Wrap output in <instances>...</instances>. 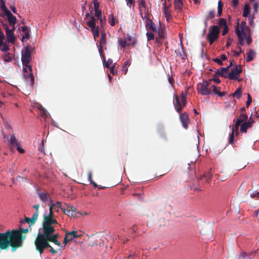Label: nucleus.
I'll list each match as a JSON object with an SVG mask.
<instances>
[{
    "label": "nucleus",
    "instance_id": "obj_1",
    "mask_svg": "<svg viewBox=\"0 0 259 259\" xmlns=\"http://www.w3.org/2000/svg\"><path fill=\"white\" fill-rule=\"evenodd\" d=\"M49 212H46L44 215V221L43 223L42 233L39 232L35 239V244L37 249L42 253V249L49 246L48 241L54 242L55 244L60 246L61 244L57 241L58 234H53L55 231L54 224H57V222L55 219L53 209L58 207L63 210V207L60 202L53 203V201L50 206Z\"/></svg>",
    "mask_w": 259,
    "mask_h": 259
},
{
    "label": "nucleus",
    "instance_id": "obj_2",
    "mask_svg": "<svg viewBox=\"0 0 259 259\" xmlns=\"http://www.w3.org/2000/svg\"><path fill=\"white\" fill-rule=\"evenodd\" d=\"M28 232V229L12 230L6 233H0V248L4 249L11 246L13 247H19L22 246L25 236L22 234Z\"/></svg>",
    "mask_w": 259,
    "mask_h": 259
},
{
    "label": "nucleus",
    "instance_id": "obj_3",
    "mask_svg": "<svg viewBox=\"0 0 259 259\" xmlns=\"http://www.w3.org/2000/svg\"><path fill=\"white\" fill-rule=\"evenodd\" d=\"M21 60L23 64V77L27 84L32 86L34 79L32 72V67L29 64L31 55L29 49L25 48L21 52Z\"/></svg>",
    "mask_w": 259,
    "mask_h": 259
},
{
    "label": "nucleus",
    "instance_id": "obj_4",
    "mask_svg": "<svg viewBox=\"0 0 259 259\" xmlns=\"http://www.w3.org/2000/svg\"><path fill=\"white\" fill-rule=\"evenodd\" d=\"M236 32L238 37L239 44L241 46L244 44V40H245L249 46L252 41V39L249 35V30L246 26V23L242 21L236 27Z\"/></svg>",
    "mask_w": 259,
    "mask_h": 259
},
{
    "label": "nucleus",
    "instance_id": "obj_5",
    "mask_svg": "<svg viewBox=\"0 0 259 259\" xmlns=\"http://www.w3.org/2000/svg\"><path fill=\"white\" fill-rule=\"evenodd\" d=\"M248 116L244 113H241L237 119L235 125L232 128V133L229 137V143L233 144L234 136H237L239 134L238 128L241 124L244 122L247 121Z\"/></svg>",
    "mask_w": 259,
    "mask_h": 259
},
{
    "label": "nucleus",
    "instance_id": "obj_6",
    "mask_svg": "<svg viewBox=\"0 0 259 259\" xmlns=\"http://www.w3.org/2000/svg\"><path fill=\"white\" fill-rule=\"evenodd\" d=\"M220 32V30L218 26L212 25L209 27L207 38L210 45H212L218 38Z\"/></svg>",
    "mask_w": 259,
    "mask_h": 259
},
{
    "label": "nucleus",
    "instance_id": "obj_7",
    "mask_svg": "<svg viewBox=\"0 0 259 259\" xmlns=\"http://www.w3.org/2000/svg\"><path fill=\"white\" fill-rule=\"evenodd\" d=\"M174 104L177 112H180L183 108L186 105V96L182 94L181 100L180 101L179 97L175 95L174 97Z\"/></svg>",
    "mask_w": 259,
    "mask_h": 259
},
{
    "label": "nucleus",
    "instance_id": "obj_8",
    "mask_svg": "<svg viewBox=\"0 0 259 259\" xmlns=\"http://www.w3.org/2000/svg\"><path fill=\"white\" fill-rule=\"evenodd\" d=\"M81 236L82 234L80 231H72L71 232H66L64 239V243L66 244L67 242L73 240L74 238L80 237Z\"/></svg>",
    "mask_w": 259,
    "mask_h": 259
},
{
    "label": "nucleus",
    "instance_id": "obj_9",
    "mask_svg": "<svg viewBox=\"0 0 259 259\" xmlns=\"http://www.w3.org/2000/svg\"><path fill=\"white\" fill-rule=\"evenodd\" d=\"M209 83L207 81H203L197 85V90L202 95H208L210 94V91L207 89Z\"/></svg>",
    "mask_w": 259,
    "mask_h": 259
},
{
    "label": "nucleus",
    "instance_id": "obj_10",
    "mask_svg": "<svg viewBox=\"0 0 259 259\" xmlns=\"http://www.w3.org/2000/svg\"><path fill=\"white\" fill-rule=\"evenodd\" d=\"M3 27L6 32V36L8 41L12 44L14 43L15 40V37L14 35V30L15 27L9 28L7 25L5 24H3Z\"/></svg>",
    "mask_w": 259,
    "mask_h": 259
},
{
    "label": "nucleus",
    "instance_id": "obj_11",
    "mask_svg": "<svg viewBox=\"0 0 259 259\" xmlns=\"http://www.w3.org/2000/svg\"><path fill=\"white\" fill-rule=\"evenodd\" d=\"M3 11L5 15L7 16V18L11 27H14V26L16 22V17L14 16L13 14L11 13V12L9 10H7L6 7L3 8Z\"/></svg>",
    "mask_w": 259,
    "mask_h": 259
},
{
    "label": "nucleus",
    "instance_id": "obj_12",
    "mask_svg": "<svg viewBox=\"0 0 259 259\" xmlns=\"http://www.w3.org/2000/svg\"><path fill=\"white\" fill-rule=\"evenodd\" d=\"M242 71L240 66H236L235 68L232 69L231 71L228 73L227 77L231 79H237L238 75Z\"/></svg>",
    "mask_w": 259,
    "mask_h": 259
},
{
    "label": "nucleus",
    "instance_id": "obj_13",
    "mask_svg": "<svg viewBox=\"0 0 259 259\" xmlns=\"http://www.w3.org/2000/svg\"><path fill=\"white\" fill-rule=\"evenodd\" d=\"M87 24L91 29L94 38L96 39V37L99 36V31L98 28L96 27L95 19L93 17H91V20L88 22Z\"/></svg>",
    "mask_w": 259,
    "mask_h": 259
},
{
    "label": "nucleus",
    "instance_id": "obj_14",
    "mask_svg": "<svg viewBox=\"0 0 259 259\" xmlns=\"http://www.w3.org/2000/svg\"><path fill=\"white\" fill-rule=\"evenodd\" d=\"M38 196L42 202L46 203L50 207L52 200L49 194L39 192H38Z\"/></svg>",
    "mask_w": 259,
    "mask_h": 259
},
{
    "label": "nucleus",
    "instance_id": "obj_15",
    "mask_svg": "<svg viewBox=\"0 0 259 259\" xmlns=\"http://www.w3.org/2000/svg\"><path fill=\"white\" fill-rule=\"evenodd\" d=\"M118 43L121 48L124 49L130 46L132 44V39L130 36H127L123 39H118Z\"/></svg>",
    "mask_w": 259,
    "mask_h": 259
},
{
    "label": "nucleus",
    "instance_id": "obj_16",
    "mask_svg": "<svg viewBox=\"0 0 259 259\" xmlns=\"http://www.w3.org/2000/svg\"><path fill=\"white\" fill-rule=\"evenodd\" d=\"M253 122V120L250 118V119L246 122H244L241 124L240 131L242 133H246L247 130L248 128L251 127L252 123Z\"/></svg>",
    "mask_w": 259,
    "mask_h": 259
},
{
    "label": "nucleus",
    "instance_id": "obj_17",
    "mask_svg": "<svg viewBox=\"0 0 259 259\" xmlns=\"http://www.w3.org/2000/svg\"><path fill=\"white\" fill-rule=\"evenodd\" d=\"M33 107L39 109L40 110L41 115L43 116L44 118H46L48 117L49 113H48L47 110L39 103L34 102L33 104Z\"/></svg>",
    "mask_w": 259,
    "mask_h": 259
},
{
    "label": "nucleus",
    "instance_id": "obj_18",
    "mask_svg": "<svg viewBox=\"0 0 259 259\" xmlns=\"http://www.w3.org/2000/svg\"><path fill=\"white\" fill-rule=\"evenodd\" d=\"M106 45V39H105V35L104 34H102V36L100 41L99 42V44H97V46L99 48V51L101 56H102V50L105 49Z\"/></svg>",
    "mask_w": 259,
    "mask_h": 259
},
{
    "label": "nucleus",
    "instance_id": "obj_19",
    "mask_svg": "<svg viewBox=\"0 0 259 259\" xmlns=\"http://www.w3.org/2000/svg\"><path fill=\"white\" fill-rule=\"evenodd\" d=\"M180 117L183 127L185 128H187L189 123L188 114L186 113H184L180 114Z\"/></svg>",
    "mask_w": 259,
    "mask_h": 259
},
{
    "label": "nucleus",
    "instance_id": "obj_20",
    "mask_svg": "<svg viewBox=\"0 0 259 259\" xmlns=\"http://www.w3.org/2000/svg\"><path fill=\"white\" fill-rule=\"evenodd\" d=\"M174 6H175V9L176 11L178 12H180L182 11L183 7V4L182 0H175L174 2Z\"/></svg>",
    "mask_w": 259,
    "mask_h": 259
},
{
    "label": "nucleus",
    "instance_id": "obj_21",
    "mask_svg": "<svg viewBox=\"0 0 259 259\" xmlns=\"http://www.w3.org/2000/svg\"><path fill=\"white\" fill-rule=\"evenodd\" d=\"M9 144L12 145L13 146H18L19 144L18 140L14 135H11L10 138L8 140Z\"/></svg>",
    "mask_w": 259,
    "mask_h": 259
},
{
    "label": "nucleus",
    "instance_id": "obj_22",
    "mask_svg": "<svg viewBox=\"0 0 259 259\" xmlns=\"http://www.w3.org/2000/svg\"><path fill=\"white\" fill-rule=\"evenodd\" d=\"M63 212L67 214L69 217H78L79 215L78 214H76L77 213H74L70 211L69 208L67 206L66 208H65L64 210H63Z\"/></svg>",
    "mask_w": 259,
    "mask_h": 259
},
{
    "label": "nucleus",
    "instance_id": "obj_23",
    "mask_svg": "<svg viewBox=\"0 0 259 259\" xmlns=\"http://www.w3.org/2000/svg\"><path fill=\"white\" fill-rule=\"evenodd\" d=\"M101 56L102 58L104 66H105L107 68H109L114 66V65L113 64V61L111 59H109L107 60V61H106L105 57H104L103 55Z\"/></svg>",
    "mask_w": 259,
    "mask_h": 259
},
{
    "label": "nucleus",
    "instance_id": "obj_24",
    "mask_svg": "<svg viewBox=\"0 0 259 259\" xmlns=\"http://www.w3.org/2000/svg\"><path fill=\"white\" fill-rule=\"evenodd\" d=\"M162 11L164 15V17L166 18V20L168 21L171 18L169 8L162 9Z\"/></svg>",
    "mask_w": 259,
    "mask_h": 259
},
{
    "label": "nucleus",
    "instance_id": "obj_25",
    "mask_svg": "<svg viewBox=\"0 0 259 259\" xmlns=\"http://www.w3.org/2000/svg\"><path fill=\"white\" fill-rule=\"evenodd\" d=\"M228 68H229V67H227L222 68H221L220 70L218 69V71H217V73L222 75L223 76H224L225 77H227L228 74L227 73V71Z\"/></svg>",
    "mask_w": 259,
    "mask_h": 259
},
{
    "label": "nucleus",
    "instance_id": "obj_26",
    "mask_svg": "<svg viewBox=\"0 0 259 259\" xmlns=\"http://www.w3.org/2000/svg\"><path fill=\"white\" fill-rule=\"evenodd\" d=\"M255 53L252 50H249L247 53L246 61H251L253 59Z\"/></svg>",
    "mask_w": 259,
    "mask_h": 259
},
{
    "label": "nucleus",
    "instance_id": "obj_27",
    "mask_svg": "<svg viewBox=\"0 0 259 259\" xmlns=\"http://www.w3.org/2000/svg\"><path fill=\"white\" fill-rule=\"evenodd\" d=\"M4 38H0V50L3 52H6L9 50L8 45L3 42Z\"/></svg>",
    "mask_w": 259,
    "mask_h": 259
},
{
    "label": "nucleus",
    "instance_id": "obj_28",
    "mask_svg": "<svg viewBox=\"0 0 259 259\" xmlns=\"http://www.w3.org/2000/svg\"><path fill=\"white\" fill-rule=\"evenodd\" d=\"M22 29L24 31V34L23 35L22 38V41H23L27 40L28 39L29 37V32L25 27H23Z\"/></svg>",
    "mask_w": 259,
    "mask_h": 259
},
{
    "label": "nucleus",
    "instance_id": "obj_29",
    "mask_svg": "<svg viewBox=\"0 0 259 259\" xmlns=\"http://www.w3.org/2000/svg\"><path fill=\"white\" fill-rule=\"evenodd\" d=\"M249 13V7L248 5L246 4L243 8V16L244 17H246L248 16Z\"/></svg>",
    "mask_w": 259,
    "mask_h": 259
},
{
    "label": "nucleus",
    "instance_id": "obj_30",
    "mask_svg": "<svg viewBox=\"0 0 259 259\" xmlns=\"http://www.w3.org/2000/svg\"><path fill=\"white\" fill-rule=\"evenodd\" d=\"M218 27L219 28L220 27V28H223L224 27V26H225L226 25H227V23H226V21L225 20V19H223V18H221L219 19V21L218 22Z\"/></svg>",
    "mask_w": 259,
    "mask_h": 259
},
{
    "label": "nucleus",
    "instance_id": "obj_31",
    "mask_svg": "<svg viewBox=\"0 0 259 259\" xmlns=\"http://www.w3.org/2000/svg\"><path fill=\"white\" fill-rule=\"evenodd\" d=\"M162 1L163 2L162 3V9L170 8L171 4L169 0H163Z\"/></svg>",
    "mask_w": 259,
    "mask_h": 259
},
{
    "label": "nucleus",
    "instance_id": "obj_32",
    "mask_svg": "<svg viewBox=\"0 0 259 259\" xmlns=\"http://www.w3.org/2000/svg\"><path fill=\"white\" fill-rule=\"evenodd\" d=\"M4 60L5 62H9L12 60V56L10 53L6 54L4 56Z\"/></svg>",
    "mask_w": 259,
    "mask_h": 259
},
{
    "label": "nucleus",
    "instance_id": "obj_33",
    "mask_svg": "<svg viewBox=\"0 0 259 259\" xmlns=\"http://www.w3.org/2000/svg\"><path fill=\"white\" fill-rule=\"evenodd\" d=\"M259 7V3L256 1H254L253 3L252 7L254 11V13H256Z\"/></svg>",
    "mask_w": 259,
    "mask_h": 259
},
{
    "label": "nucleus",
    "instance_id": "obj_34",
    "mask_svg": "<svg viewBox=\"0 0 259 259\" xmlns=\"http://www.w3.org/2000/svg\"><path fill=\"white\" fill-rule=\"evenodd\" d=\"M222 7H223V4L221 2V1H219L218 2V14L220 16L222 12Z\"/></svg>",
    "mask_w": 259,
    "mask_h": 259
},
{
    "label": "nucleus",
    "instance_id": "obj_35",
    "mask_svg": "<svg viewBox=\"0 0 259 259\" xmlns=\"http://www.w3.org/2000/svg\"><path fill=\"white\" fill-rule=\"evenodd\" d=\"M250 196L251 198H259V192H253L250 193Z\"/></svg>",
    "mask_w": 259,
    "mask_h": 259
},
{
    "label": "nucleus",
    "instance_id": "obj_36",
    "mask_svg": "<svg viewBox=\"0 0 259 259\" xmlns=\"http://www.w3.org/2000/svg\"><path fill=\"white\" fill-rule=\"evenodd\" d=\"M92 172H89V175H88L89 180L90 181L91 183L92 184L94 185V186L96 188V187H97V185L95 182H94V181H92Z\"/></svg>",
    "mask_w": 259,
    "mask_h": 259
},
{
    "label": "nucleus",
    "instance_id": "obj_37",
    "mask_svg": "<svg viewBox=\"0 0 259 259\" xmlns=\"http://www.w3.org/2000/svg\"><path fill=\"white\" fill-rule=\"evenodd\" d=\"M241 90L240 89H237L233 94V96L234 97H236L237 98H239L241 97Z\"/></svg>",
    "mask_w": 259,
    "mask_h": 259
},
{
    "label": "nucleus",
    "instance_id": "obj_38",
    "mask_svg": "<svg viewBox=\"0 0 259 259\" xmlns=\"http://www.w3.org/2000/svg\"><path fill=\"white\" fill-rule=\"evenodd\" d=\"M146 35L148 40H152L154 38V35L152 32L148 31L146 33Z\"/></svg>",
    "mask_w": 259,
    "mask_h": 259
},
{
    "label": "nucleus",
    "instance_id": "obj_39",
    "mask_svg": "<svg viewBox=\"0 0 259 259\" xmlns=\"http://www.w3.org/2000/svg\"><path fill=\"white\" fill-rule=\"evenodd\" d=\"M248 255L245 252L241 253L239 257V259H248Z\"/></svg>",
    "mask_w": 259,
    "mask_h": 259
},
{
    "label": "nucleus",
    "instance_id": "obj_40",
    "mask_svg": "<svg viewBox=\"0 0 259 259\" xmlns=\"http://www.w3.org/2000/svg\"><path fill=\"white\" fill-rule=\"evenodd\" d=\"M211 87L213 88V91L215 94L220 95V89L219 87L214 85H212Z\"/></svg>",
    "mask_w": 259,
    "mask_h": 259
},
{
    "label": "nucleus",
    "instance_id": "obj_41",
    "mask_svg": "<svg viewBox=\"0 0 259 259\" xmlns=\"http://www.w3.org/2000/svg\"><path fill=\"white\" fill-rule=\"evenodd\" d=\"M48 244H49L48 243ZM35 245H36V244H35ZM35 246H36V245H35ZM51 247V251L52 253H56V251L55 250H54L53 249V248L51 246H50V245H49V246H47L46 247H45V248H43V249H42V253H40V251L37 249V247H36V249H37V250H38V251H39V253H40V254L41 255V254L43 253L44 250L45 249H46V248H48V247Z\"/></svg>",
    "mask_w": 259,
    "mask_h": 259
},
{
    "label": "nucleus",
    "instance_id": "obj_42",
    "mask_svg": "<svg viewBox=\"0 0 259 259\" xmlns=\"http://www.w3.org/2000/svg\"><path fill=\"white\" fill-rule=\"evenodd\" d=\"M222 28L223 29V32H222V34L223 35H225L228 32V31H229L228 27L227 25L225 26H224V27H223Z\"/></svg>",
    "mask_w": 259,
    "mask_h": 259
},
{
    "label": "nucleus",
    "instance_id": "obj_43",
    "mask_svg": "<svg viewBox=\"0 0 259 259\" xmlns=\"http://www.w3.org/2000/svg\"><path fill=\"white\" fill-rule=\"evenodd\" d=\"M95 16L98 18L99 19L100 17H101V10H99V9H95Z\"/></svg>",
    "mask_w": 259,
    "mask_h": 259
},
{
    "label": "nucleus",
    "instance_id": "obj_44",
    "mask_svg": "<svg viewBox=\"0 0 259 259\" xmlns=\"http://www.w3.org/2000/svg\"><path fill=\"white\" fill-rule=\"evenodd\" d=\"M93 3L94 6V9H99V3L98 2V0H93Z\"/></svg>",
    "mask_w": 259,
    "mask_h": 259
},
{
    "label": "nucleus",
    "instance_id": "obj_45",
    "mask_svg": "<svg viewBox=\"0 0 259 259\" xmlns=\"http://www.w3.org/2000/svg\"><path fill=\"white\" fill-rule=\"evenodd\" d=\"M150 28L153 31L156 32L157 31V28L155 25V24L151 22L150 24Z\"/></svg>",
    "mask_w": 259,
    "mask_h": 259
},
{
    "label": "nucleus",
    "instance_id": "obj_46",
    "mask_svg": "<svg viewBox=\"0 0 259 259\" xmlns=\"http://www.w3.org/2000/svg\"><path fill=\"white\" fill-rule=\"evenodd\" d=\"M214 17V11H210L209 12L208 15L207 17V19L213 18Z\"/></svg>",
    "mask_w": 259,
    "mask_h": 259
},
{
    "label": "nucleus",
    "instance_id": "obj_47",
    "mask_svg": "<svg viewBox=\"0 0 259 259\" xmlns=\"http://www.w3.org/2000/svg\"><path fill=\"white\" fill-rule=\"evenodd\" d=\"M213 61L217 63H218L219 65H221L222 64V61L219 57L214 59Z\"/></svg>",
    "mask_w": 259,
    "mask_h": 259
},
{
    "label": "nucleus",
    "instance_id": "obj_48",
    "mask_svg": "<svg viewBox=\"0 0 259 259\" xmlns=\"http://www.w3.org/2000/svg\"><path fill=\"white\" fill-rule=\"evenodd\" d=\"M109 22L111 26H113L115 24V23L113 16L109 17Z\"/></svg>",
    "mask_w": 259,
    "mask_h": 259
},
{
    "label": "nucleus",
    "instance_id": "obj_49",
    "mask_svg": "<svg viewBox=\"0 0 259 259\" xmlns=\"http://www.w3.org/2000/svg\"><path fill=\"white\" fill-rule=\"evenodd\" d=\"M247 96H248V100L246 102L247 107H248L251 104V103L252 102V99H251V98L250 95L248 94Z\"/></svg>",
    "mask_w": 259,
    "mask_h": 259
},
{
    "label": "nucleus",
    "instance_id": "obj_50",
    "mask_svg": "<svg viewBox=\"0 0 259 259\" xmlns=\"http://www.w3.org/2000/svg\"><path fill=\"white\" fill-rule=\"evenodd\" d=\"M238 49L239 50V51H234L233 52L234 55H235L236 56H238L240 53H241L242 52V49H241V48L240 47H238Z\"/></svg>",
    "mask_w": 259,
    "mask_h": 259
},
{
    "label": "nucleus",
    "instance_id": "obj_51",
    "mask_svg": "<svg viewBox=\"0 0 259 259\" xmlns=\"http://www.w3.org/2000/svg\"><path fill=\"white\" fill-rule=\"evenodd\" d=\"M126 1L127 6L131 7L134 4V0H125Z\"/></svg>",
    "mask_w": 259,
    "mask_h": 259
},
{
    "label": "nucleus",
    "instance_id": "obj_52",
    "mask_svg": "<svg viewBox=\"0 0 259 259\" xmlns=\"http://www.w3.org/2000/svg\"><path fill=\"white\" fill-rule=\"evenodd\" d=\"M39 150L42 153H45L44 145L43 141H42L41 142V145L39 148Z\"/></svg>",
    "mask_w": 259,
    "mask_h": 259
},
{
    "label": "nucleus",
    "instance_id": "obj_53",
    "mask_svg": "<svg viewBox=\"0 0 259 259\" xmlns=\"http://www.w3.org/2000/svg\"><path fill=\"white\" fill-rule=\"evenodd\" d=\"M88 213L87 212H81L80 211H78L77 212L76 214H78L79 215L78 217H80V216H85L88 215Z\"/></svg>",
    "mask_w": 259,
    "mask_h": 259
},
{
    "label": "nucleus",
    "instance_id": "obj_54",
    "mask_svg": "<svg viewBox=\"0 0 259 259\" xmlns=\"http://www.w3.org/2000/svg\"><path fill=\"white\" fill-rule=\"evenodd\" d=\"M16 146L17 147V150L19 153H23L24 152V150L22 148L20 147L19 144H18V146Z\"/></svg>",
    "mask_w": 259,
    "mask_h": 259
},
{
    "label": "nucleus",
    "instance_id": "obj_55",
    "mask_svg": "<svg viewBox=\"0 0 259 259\" xmlns=\"http://www.w3.org/2000/svg\"><path fill=\"white\" fill-rule=\"evenodd\" d=\"M68 207L69 208V209L70 210V211L72 212H74V213H76L75 211H76V208L73 207V206H69V205H67Z\"/></svg>",
    "mask_w": 259,
    "mask_h": 259
},
{
    "label": "nucleus",
    "instance_id": "obj_56",
    "mask_svg": "<svg viewBox=\"0 0 259 259\" xmlns=\"http://www.w3.org/2000/svg\"><path fill=\"white\" fill-rule=\"evenodd\" d=\"M38 213L39 212H35L34 214L33 215L32 219L34 221H35L37 219V217L38 215Z\"/></svg>",
    "mask_w": 259,
    "mask_h": 259
},
{
    "label": "nucleus",
    "instance_id": "obj_57",
    "mask_svg": "<svg viewBox=\"0 0 259 259\" xmlns=\"http://www.w3.org/2000/svg\"><path fill=\"white\" fill-rule=\"evenodd\" d=\"M233 42V39L232 38H229L227 40V44H226V46L227 47H229L232 44V42Z\"/></svg>",
    "mask_w": 259,
    "mask_h": 259
},
{
    "label": "nucleus",
    "instance_id": "obj_58",
    "mask_svg": "<svg viewBox=\"0 0 259 259\" xmlns=\"http://www.w3.org/2000/svg\"><path fill=\"white\" fill-rule=\"evenodd\" d=\"M253 19H254V17L253 16H251V15L249 16V23L250 24H252V23L253 22Z\"/></svg>",
    "mask_w": 259,
    "mask_h": 259
},
{
    "label": "nucleus",
    "instance_id": "obj_59",
    "mask_svg": "<svg viewBox=\"0 0 259 259\" xmlns=\"http://www.w3.org/2000/svg\"><path fill=\"white\" fill-rule=\"evenodd\" d=\"M219 58L222 60V61L225 60L227 59V57L225 55H222Z\"/></svg>",
    "mask_w": 259,
    "mask_h": 259
},
{
    "label": "nucleus",
    "instance_id": "obj_60",
    "mask_svg": "<svg viewBox=\"0 0 259 259\" xmlns=\"http://www.w3.org/2000/svg\"><path fill=\"white\" fill-rule=\"evenodd\" d=\"M2 95H3V96L4 98H6V97H7L8 96L12 95V94H10V93H4L2 94Z\"/></svg>",
    "mask_w": 259,
    "mask_h": 259
},
{
    "label": "nucleus",
    "instance_id": "obj_61",
    "mask_svg": "<svg viewBox=\"0 0 259 259\" xmlns=\"http://www.w3.org/2000/svg\"><path fill=\"white\" fill-rule=\"evenodd\" d=\"M33 208L35 209V212H38L39 205H35L33 206Z\"/></svg>",
    "mask_w": 259,
    "mask_h": 259
},
{
    "label": "nucleus",
    "instance_id": "obj_62",
    "mask_svg": "<svg viewBox=\"0 0 259 259\" xmlns=\"http://www.w3.org/2000/svg\"><path fill=\"white\" fill-rule=\"evenodd\" d=\"M111 73L114 74V66L109 67Z\"/></svg>",
    "mask_w": 259,
    "mask_h": 259
},
{
    "label": "nucleus",
    "instance_id": "obj_63",
    "mask_svg": "<svg viewBox=\"0 0 259 259\" xmlns=\"http://www.w3.org/2000/svg\"><path fill=\"white\" fill-rule=\"evenodd\" d=\"M238 3V0H233V4L234 6H236Z\"/></svg>",
    "mask_w": 259,
    "mask_h": 259
},
{
    "label": "nucleus",
    "instance_id": "obj_64",
    "mask_svg": "<svg viewBox=\"0 0 259 259\" xmlns=\"http://www.w3.org/2000/svg\"><path fill=\"white\" fill-rule=\"evenodd\" d=\"M0 2L1 3V4H2V9H3L4 7H6L5 6V2L3 0H0Z\"/></svg>",
    "mask_w": 259,
    "mask_h": 259
}]
</instances>
